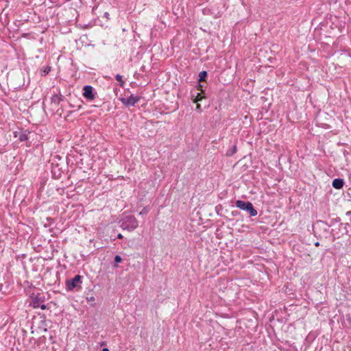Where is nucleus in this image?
Wrapping results in <instances>:
<instances>
[{"label": "nucleus", "mask_w": 351, "mask_h": 351, "mask_svg": "<svg viewBox=\"0 0 351 351\" xmlns=\"http://www.w3.org/2000/svg\"><path fill=\"white\" fill-rule=\"evenodd\" d=\"M316 226L317 229L322 230V232L319 233L320 237H323L326 239L332 237V241L340 237L339 234L335 233V229L330 230V228L332 226V223H328L324 221L318 220L316 222Z\"/></svg>", "instance_id": "f257e3e1"}, {"label": "nucleus", "mask_w": 351, "mask_h": 351, "mask_svg": "<svg viewBox=\"0 0 351 351\" xmlns=\"http://www.w3.org/2000/svg\"><path fill=\"white\" fill-rule=\"evenodd\" d=\"M122 261V258L119 255H116L114 259V267L117 268L118 264Z\"/></svg>", "instance_id": "dca6fc26"}, {"label": "nucleus", "mask_w": 351, "mask_h": 351, "mask_svg": "<svg viewBox=\"0 0 351 351\" xmlns=\"http://www.w3.org/2000/svg\"><path fill=\"white\" fill-rule=\"evenodd\" d=\"M108 13L105 12V16H107Z\"/></svg>", "instance_id": "f704fd0d"}, {"label": "nucleus", "mask_w": 351, "mask_h": 351, "mask_svg": "<svg viewBox=\"0 0 351 351\" xmlns=\"http://www.w3.org/2000/svg\"><path fill=\"white\" fill-rule=\"evenodd\" d=\"M237 213H238V211H232V215L234 216L235 215H237Z\"/></svg>", "instance_id": "7c9ffc66"}, {"label": "nucleus", "mask_w": 351, "mask_h": 351, "mask_svg": "<svg viewBox=\"0 0 351 351\" xmlns=\"http://www.w3.org/2000/svg\"><path fill=\"white\" fill-rule=\"evenodd\" d=\"M51 173L53 177L56 179H58L61 176V171L58 167H53L51 169Z\"/></svg>", "instance_id": "f8f14e48"}, {"label": "nucleus", "mask_w": 351, "mask_h": 351, "mask_svg": "<svg viewBox=\"0 0 351 351\" xmlns=\"http://www.w3.org/2000/svg\"><path fill=\"white\" fill-rule=\"evenodd\" d=\"M237 152V145L236 143H234L231 147H230L227 152H226V155L227 156H233L234 154H236Z\"/></svg>", "instance_id": "9b49d317"}, {"label": "nucleus", "mask_w": 351, "mask_h": 351, "mask_svg": "<svg viewBox=\"0 0 351 351\" xmlns=\"http://www.w3.org/2000/svg\"><path fill=\"white\" fill-rule=\"evenodd\" d=\"M86 301L88 302H93L90 304L91 306H95V304L94 303V302L95 301V298L94 296L91 295L90 297H87L86 298Z\"/></svg>", "instance_id": "a211bd4d"}, {"label": "nucleus", "mask_w": 351, "mask_h": 351, "mask_svg": "<svg viewBox=\"0 0 351 351\" xmlns=\"http://www.w3.org/2000/svg\"><path fill=\"white\" fill-rule=\"evenodd\" d=\"M208 77V72L206 71H202L199 73L198 82H205Z\"/></svg>", "instance_id": "ddd939ff"}, {"label": "nucleus", "mask_w": 351, "mask_h": 351, "mask_svg": "<svg viewBox=\"0 0 351 351\" xmlns=\"http://www.w3.org/2000/svg\"><path fill=\"white\" fill-rule=\"evenodd\" d=\"M335 233H337V234H339L341 236V234H339V231H336L335 230Z\"/></svg>", "instance_id": "473e14b6"}, {"label": "nucleus", "mask_w": 351, "mask_h": 351, "mask_svg": "<svg viewBox=\"0 0 351 351\" xmlns=\"http://www.w3.org/2000/svg\"><path fill=\"white\" fill-rule=\"evenodd\" d=\"M141 98V97L139 96H134V95H131L127 98H121V101L124 106L130 107L134 106L135 104L140 101Z\"/></svg>", "instance_id": "6e6552de"}, {"label": "nucleus", "mask_w": 351, "mask_h": 351, "mask_svg": "<svg viewBox=\"0 0 351 351\" xmlns=\"http://www.w3.org/2000/svg\"><path fill=\"white\" fill-rule=\"evenodd\" d=\"M343 225L345 226V229H346V226H349L350 223L348 222V223H340L339 226H342ZM348 232L347 230H346V232Z\"/></svg>", "instance_id": "b1692460"}, {"label": "nucleus", "mask_w": 351, "mask_h": 351, "mask_svg": "<svg viewBox=\"0 0 351 351\" xmlns=\"http://www.w3.org/2000/svg\"><path fill=\"white\" fill-rule=\"evenodd\" d=\"M123 237V235L121 233L118 234L117 236V238L119 239H121Z\"/></svg>", "instance_id": "cd10ccee"}, {"label": "nucleus", "mask_w": 351, "mask_h": 351, "mask_svg": "<svg viewBox=\"0 0 351 351\" xmlns=\"http://www.w3.org/2000/svg\"><path fill=\"white\" fill-rule=\"evenodd\" d=\"M108 13L105 12V16H107Z\"/></svg>", "instance_id": "72a5a7b5"}, {"label": "nucleus", "mask_w": 351, "mask_h": 351, "mask_svg": "<svg viewBox=\"0 0 351 351\" xmlns=\"http://www.w3.org/2000/svg\"><path fill=\"white\" fill-rule=\"evenodd\" d=\"M319 245H320V244H319V242H318V241H317V242L315 243V246H317V247L319 246Z\"/></svg>", "instance_id": "c85d7f7f"}, {"label": "nucleus", "mask_w": 351, "mask_h": 351, "mask_svg": "<svg viewBox=\"0 0 351 351\" xmlns=\"http://www.w3.org/2000/svg\"><path fill=\"white\" fill-rule=\"evenodd\" d=\"M344 185V180L341 178H335L332 182V186L335 189H341Z\"/></svg>", "instance_id": "9d476101"}, {"label": "nucleus", "mask_w": 351, "mask_h": 351, "mask_svg": "<svg viewBox=\"0 0 351 351\" xmlns=\"http://www.w3.org/2000/svg\"><path fill=\"white\" fill-rule=\"evenodd\" d=\"M82 95L88 101H93L95 99L97 93L90 85H85L82 89Z\"/></svg>", "instance_id": "39448f33"}, {"label": "nucleus", "mask_w": 351, "mask_h": 351, "mask_svg": "<svg viewBox=\"0 0 351 351\" xmlns=\"http://www.w3.org/2000/svg\"><path fill=\"white\" fill-rule=\"evenodd\" d=\"M149 212L147 207H144L139 213V215H147Z\"/></svg>", "instance_id": "6ab92c4d"}, {"label": "nucleus", "mask_w": 351, "mask_h": 351, "mask_svg": "<svg viewBox=\"0 0 351 351\" xmlns=\"http://www.w3.org/2000/svg\"><path fill=\"white\" fill-rule=\"evenodd\" d=\"M82 276L80 275H76L73 278L66 280V289L69 291H73L76 288H81Z\"/></svg>", "instance_id": "20e7f679"}, {"label": "nucleus", "mask_w": 351, "mask_h": 351, "mask_svg": "<svg viewBox=\"0 0 351 351\" xmlns=\"http://www.w3.org/2000/svg\"><path fill=\"white\" fill-rule=\"evenodd\" d=\"M202 85L200 84V82H198L197 85L195 86L197 90H200L201 92H204L202 89Z\"/></svg>", "instance_id": "412c9836"}, {"label": "nucleus", "mask_w": 351, "mask_h": 351, "mask_svg": "<svg viewBox=\"0 0 351 351\" xmlns=\"http://www.w3.org/2000/svg\"><path fill=\"white\" fill-rule=\"evenodd\" d=\"M191 98L194 103H199L206 98V96L204 92L197 93L196 90H194L191 92Z\"/></svg>", "instance_id": "1a4fd4ad"}, {"label": "nucleus", "mask_w": 351, "mask_h": 351, "mask_svg": "<svg viewBox=\"0 0 351 351\" xmlns=\"http://www.w3.org/2000/svg\"><path fill=\"white\" fill-rule=\"evenodd\" d=\"M102 351H110L108 348H104L102 349Z\"/></svg>", "instance_id": "c756f323"}, {"label": "nucleus", "mask_w": 351, "mask_h": 351, "mask_svg": "<svg viewBox=\"0 0 351 351\" xmlns=\"http://www.w3.org/2000/svg\"><path fill=\"white\" fill-rule=\"evenodd\" d=\"M45 300V296L41 293H37L36 295L32 294L31 295L30 306L34 308H39L40 304L43 303Z\"/></svg>", "instance_id": "0eeeda50"}, {"label": "nucleus", "mask_w": 351, "mask_h": 351, "mask_svg": "<svg viewBox=\"0 0 351 351\" xmlns=\"http://www.w3.org/2000/svg\"><path fill=\"white\" fill-rule=\"evenodd\" d=\"M235 206L239 209L246 211L250 217H255L257 215V210L250 202H245L240 199L237 200Z\"/></svg>", "instance_id": "7ed1b4c3"}, {"label": "nucleus", "mask_w": 351, "mask_h": 351, "mask_svg": "<svg viewBox=\"0 0 351 351\" xmlns=\"http://www.w3.org/2000/svg\"><path fill=\"white\" fill-rule=\"evenodd\" d=\"M346 215L350 217V222H351V211L346 212Z\"/></svg>", "instance_id": "393cba45"}, {"label": "nucleus", "mask_w": 351, "mask_h": 351, "mask_svg": "<svg viewBox=\"0 0 351 351\" xmlns=\"http://www.w3.org/2000/svg\"><path fill=\"white\" fill-rule=\"evenodd\" d=\"M39 308H40L43 310H45L47 308V306L45 304L42 303L40 304Z\"/></svg>", "instance_id": "5701e85b"}, {"label": "nucleus", "mask_w": 351, "mask_h": 351, "mask_svg": "<svg viewBox=\"0 0 351 351\" xmlns=\"http://www.w3.org/2000/svg\"><path fill=\"white\" fill-rule=\"evenodd\" d=\"M115 79L119 82V86L122 88L124 87V85H125V81L123 80V77H122V75H121L120 74H117L115 75Z\"/></svg>", "instance_id": "4468645a"}, {"label": "nucleus", "mask_w": 351, "mask_h": 351, "mask_svg": "<svg viewBox=\"0 0 351 351\" xmlns=\"http://www.w3.org/2000/svg\"><path fill=\"white\" fill-rule=\"evenodd\" d=\"M197 104V106H196V108H195V110L199 112V113H201L202 112V108L201 107V105L199 104V103H196Z\"/></svg>", "instance_id": "aec40b11"}, {"label": "nucleus", "mask_w": 351, "mask_h": 351, "mask_svg": "<svg viewBox=\"0 0 351 351\" xmlns=\"http://www.w3.org/2000/svg\"><path fill=\"white\" fill-rule=\"evenodd\" d=\"M3 285L0 283V291H2Z\"/></svg>", "instance_id": "2f4dec72"}, {"label": "nucleus", "mask_w": 351, "mask_h": 351, "mask_svg": "<svg viewBox=\"0 0 351 351\" xmlns=\"http://www.w3.org/2000/svg\"><path fill=\"white\" fill-rule=\"evenodd\" d=\"M140 71H142V72H146V69H145V66H142L140 69Z\"/></svg>", "instance_id": "bb28decb"}, {"label": "nucleus", "mask_w": 351, "mask_h": 351, "mask_svg": "<svg viewBox=\"0 0 351 351\" xmlns=\"http://www.w3.org/2000/svg\"><path fill=\"white\" fill-rule=\"evenodd\" d=\"M51 101L52 104H54L58 106L60 103L59 101V99H58V95H57V94L53 95L52 97H51Z\"/></svg>", "instance_id": "2eb2a0df"}, {"label": "nucleus", "mask_w": 351, "mask_h": 351, "mask_svg": "<svg viewBox=\"0 0 351 351\" xmlns=\"http://www.w3.org/2000/svg\"><path fill=\"white\" fill-rule=\"evenodd\" d=\"M119 226L123 230L133 231L138 226V221L134 215H127L119 221Z\"/></svg>", "instance_id": "f03ea898"}, {"label": "nucleus", "mask_w": 351, "mask_h": 351, "mask_svg": "<svg viewBox=\"0 0 351 351\" xmlns=\"http://www.w3.org/2000/svg\"><path fill=\"white\" fill-rule=\"evenodd\" d=\"M31 133L28 130L19 128L13 132L14 138H18L20 142L27 141L29 139L28 135Z\"/></svg>", "instance_id": "423d86ee"}, {"label": "nucleus", "mask_w": 351, "mask_h": 351, "mask_svg": "<svg viewBox=\"0 0 351 351\" xmlns=\"http://www.w3.org/2000/svg\"><path fill=\"white\" fill-rule=\"evenodd\" d=\"M64 98V97L63 95H58V99H59L60 102L63 101Z\"/></svg>", "instance_id": "a878e982"}, {"label": "nucleus", "mask_w": 351, "mask_h": 351, "mask_svg": "<svg viewBox=\"0 0 351 351\" xmlns=\"http://www.w3.org/2000/svg\"><path fill=\"white\" fill-rule=\"evenodd\" d=\"M50 71H51V66H47L43 67L41 69L42 75H46L47 74H48L49 73Z\"/></svg>", "instance_id": "f3484780"}, {"label": "nucleus", "mask_w": 351, "mask_h": 351, "mask_svg": "<svg viewBox=\"0 0 351 351\" xmlns=\"http://www.w3.org/2000/svg\"><path fill=\"white\" fill-rule=\"evenodd\" d=\"M340 221H341L340 218H339V217H337V218H335V219H332L331 220L330 223H332V224L333 225V223H334L335 222H340Z\"/></svg>", "instance_id": "4be33fe9"}]
</instances>
